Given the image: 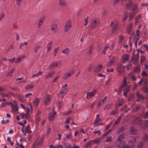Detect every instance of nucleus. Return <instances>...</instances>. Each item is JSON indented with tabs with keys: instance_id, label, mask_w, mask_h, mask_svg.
<instances>
[{
	"instance_id": "1",
	"label": "nucleus",
	"mask_w": 148,
	"mask_h": 148,
	"mask_svg": "<svg viewBox=\"0 0 148 148\" xmlns=\"http://www.w3.org/2000/svg\"><path fill=\"white\" fill-rule=\"evenodd\" d=\"M139 59V53H137L136 55L134 53H133V56L132 57V59L130 62H132L134 60V63L136 64L138 61Z\"/></svg>"
},
{
	"instance_id": "2",
	"label": "nucleus",
	"mask_w": 148,
	"mask_h": 148,
	"mask_svg": "<svg viewBox=\"0 0 148 148\" xmlns=\"http://www.w3.org/2000/svg\"><path fill=\"white\" fill-rule=\"evenodd\" d=\"M116 70L117 71L119 75L122 74L124 72V68L121 64H118L116 65Z\"/></svg>"
},
{
	"instance_id": "3",
	"label": "nucleus",
	"mask_w": 148,
	"mask_h": 148,
	"mask_svg": "<svg viewBox=\"0 0 148 148\" xmlns=\"http://www.w3.org/2000/svg\"><path fill=\"white\" fill-rule=\"evenodd\" d=\"M43 141V138H38L34 143V147H37L38 146H41Z\"/></svg>"
},
{
	"instance_id": "4",
	"label": "nucleus",
	"mask_w": 148,
	"mask_h": 148,
	"mask_svg": "<svg viewBox=\"0 0 148 148\" xmlns=\"http://www.w3.org/2000/svg\"><path fill=\"white\" fill-rule=\"evenodd\" d=\"M99 25V23L95 20L93 19L91 21L89 24V27L91 28H94L97 27Z\"/></svg>"
},
{
	"instance_id": "5",
	"label": "nucleus",
	"mask_w": 148,
	"mask_h": 148,
	"mask_svg": "<svg viewBox=\"0 0 148 148\" xmlns=\"http://www.w3.org/2000/svg\"><path fill=\"white\" fill-rule=\"evenodd\" d=\"M72 25V23L70 20H68L66 22L64 26V29L65 32L68 31L71 28Z\"/></svg>"
},
{
	"instance_id": "6",
	"label": "nucleus",
	"mask_w": 148,
	"mask_h": 148,
	"mask_svg": "<svg viewBox=\"0 0 148 148\" xmlns=\"http://www.w3.org/2000/svg\"><path fill=\"white\" fill-rule=\"evenodd\" d=\"M110 26L112 27V31L114 32H116L119 28L118 23L117 22L115 23L111 22Z\"/></svg>"
},
{
	"instance_id": "7",
	"label": "nucleus",
	"mask_w": 148,
	"mask_h": 148,
	"mask_svg": "<svg viewBox=\"0 0 148 148\" xmlns=\"http://www.w3.org/2000/svg\"><path fill=\"white\" fill-rule=\"evenodd\" d=\"M133 121L136 124L140 125H142L143 124V121L139 117H134L133 119Z\"/></svg>"
},
{
	"instance_id": "8",
	"label": "nucleus",
	"mask_w": 148,
	"mask_h": 148,
	"mask_svg": "<svg viewBox=\"0 0 148 148\" xmlns=\"http://www.w3.org/2000/svg\"><path fill=\"white\" fill-rule=\"evenodd\" d=\"M51 100V96L49 95H47L44 99V104L45 105L47 106L50 103Z\"/></svg>"
},
{
	"instance_id": "9",
	"label": "nucleus",
	"mask_w": 148,
	"mask_h": 148,
	"mask_svg": "<svg viewBox=\"0 0 148 148\" xmlns=\"http://www.w3.org/2000/svg\"><path fill=\"white\" fill-rule=\"evenodd\" d=\"M61 64V62L60 61L53 63L50 66H49V67L51 69L52 68L56 67L57 66H60Z\"/></svg>"
},
{
	"instance_id": "10",
	"label": "nucleus",
	"mask_w": 148,
	"mask_h": 148,
	"mask_svg": "<svg viewBox=\"0 0 148 148\" xmlns=\"http://www.w3.org/2000/svg\"><path fill=\"white\" fill-rule=\"evenodd\" d=\"M130 56L128 54H124L122 57V62L123 63H125L126 61L129 60Z\"/></svg>"
},
{
	"instance_id": "11",
	"label": "nucleus",
	"mask_w": 148,
	"mask_h": 148,
	"mask_svg": "<svg viewBox=\"0 0 148 148\" xmlns=\"http://www.w3.org/2000/svg\"><path fill=\"white\" fill-rule=\"evenodd\" d=\"M97 91V89L93 90L92 91V92H87V99H89V97L90 98H91L92 96H94L95 92Z\"/></svg>"
},
{
	"instance_id": "12",
	"label": "nucleus",
	"mask_w": 148,
	"mask_h": 148,
	"mask_svg": "<svg viewBox=\"0 0 148 148\" xmlns=\"http://www.w3.org/2000/svg\"><path fill=\"white\" fill-rule=\"evenodd\" d=\"M55 109L53 108V112H51L49 114V119L50 121L53 120L55 118V115L56 114V112L54 111Z\"/></svg>"
},
{
	"instance_id": "13",
	"label": "nucleus",
	"mask_w": 148,
	"mask_h": 148,
	"mask_svg": "<svg viewBox=\"0 0 148 148\" xmlns=\"http://www.w3.org/2000/svg\"><path fill=\"white\" fill-rule=\"evenodd\" d=\"M136 95L137 97L139 98L138 99L136 100V102L140 101L141 100H142L143 101L144 100V97L143 96L142 94H140L139 92H136Z\"/></svg>"
},
{
	"instance_id": "14",
	"label": "nucleus",
	"mask_w": 148,
	"mask_h": 148,
	"mask_svg": "<svg viewBox=\"0 0 148 148\" xmlns=\"http://www.w3.org/2000/svg\"><path fill=\"white\" fill-rule=\"evenodd\" d=\"M120 143L118 145V147L119 148L122 147V148H129V147L128 146H125V141H122L120 142Z\"/></svg>"
},
{
	"instance_id": "15",
	"label": "nucleus",
	"mask_w": 148,
	"mask_h": 148,
	"mask_svg": "<svg viewBox=\"0 0 148 148\" xmlns=\"http://www.w3.org/2000/svg\"><path fill=\"white\" fill-rule=\"evenodd\" d=\"M142 18L141 14L138 15L136 18L135 24H136L137 23L141 22L142 20Z\"/></svg>"
},
{
	"instance_id": "16",
	"label": "nucleus",
	"mask_w": 148,
	"mask_h": 148,
	"mask_svg": "<svg viewBox=\"0 0 148 148\" xmlns=\"http://www.w3.org/2000/svg\"><path fill=\"white\" fill-rule=\"evenodd\" d=\"M59 4L62 7L66 6L67 5L66 0H60Z\"/></svg>"
},
{
	"instance_id": "17",
	"label": "nucleus",
	"mask_w": 148,
	"mask_h": 148,
	"mask_svg": "<svg viewBox=\"0 0 148 148\" xmlns=\"http://www.w3.org/2000/svg\"><path fill=\"white\" fill-rule=\"evenodd\" d=\"M39 100L38 98H36L34 99L33 101V103L34 106L35 108H37L39 103Z\"/></svg>"
},
{
	"instance_id": "18",
	"label": "nucleus",
	"mask_w": 148,
	"mask_h": 148,
	"mask_svg": "<svg viewBox=\"0 0 148 148\" xmlns=\"http://www.w3.org/2000/svg\"><path fill=\"white\" fill-rule=\"evenodd\" d=\"M125 135L124 134H121L118 137L117 139V141L119 142L124 141L123 140V139L124 138Z\"/></svg>"
},
{
	"instance_id": "19",
	"label": "nucleus",
	"mask_w": 148,
	"mask_h": 148,
	"mask_svg": "<svg viewBox=\"0 0 148 148\" xmlns=\"http://www.w3.org/2000/svg\"><path fill=\"white\" fill-rule=\"evenodd\" d=\"M103 67V66L101 65H98L94 70L95 72L98 73L100 72L101 69Z\"/></svg>"
},
{
	"instance_id": "20",
	"label": "nucleus",
	"mask_w": 148,
	"mask_h": 148,
	"mask_svg": "<svg viewBox=\"0 0 148 148\" xmlns=\"http://www.w3.org/2000/svg\"><path fill=\"white\" fill-rule=\"evenodd\" d=\"M57 26L56 24H54L51 26V30L53 33L55 32L57 30Z\"/></svg>"
},
{
	"instance_id": "21",
	"label": "nucleus",
	"mask_w": 148,
	"mask_h": 148,
	"mask_svg": "<svg viewBox=\"0 0 148 148\" xmlns=\"http://www.w3.org/2000/svg\"><path fill=\"white\" fill-rule=\"evenodd\" d=\"M110 47V45L108 44H106L104 45V46L102 52V53L103 54H105L106 53V51L107 49H108Z\"/></svg>"
},
{
	"instance_id": "22",
	"label": "nucleus",
	"mask_w": 148,
	"mask_h": 148,
	"mask_svg": "<svg viewBox=\"0 0 148 148\" xmlns=\"http://www.w3.org/2000/svg\"><path fill=\"white\" fill-rule=\"evenodd\" d=\"M132 28V24L130 23L127 26V32L129 34H130V31H131Z\"/></svg>"
},
{
	"instance_id": "23",
	"label": "nucleus",
	"mask_w": 148,
	"mask_h": 148,
	"mask_svg": "<svg viewBox=\"0 0 148 148\" xmlns=\"http://www.w3.org/2000/svg\"><path fill=\"white\" fill-rule=\"evenodd\" d=\"M53 44V42H50L48 44L47 46V52H48L51 49L52 47V45Z\"/></svg>"
},
{
	"instance_id": "24",
	"label": "nucleus",
	"mask_w": 148,
	"mask_h": 148,
	"mask_svg": "<svg viewBox=\"0 0 148 148\" xmlns=\"http://www.w3.org/2000/svg\"><path fill=\"white\" fill-rule=\"evenodd\" d=\"M130 131L132 134H135L137 133V130L135 128L132 127L130 128Z\"/></svg>"
},
{
	"instance_id": "25",
	"label": "nucleus",
	"mask_w": 148,
	"mask_h": 148,
	"mask_svg": "<svg viewBox=\"0 0 148 148\" xmlns=\"http://www.w3.org/2000/svg\"><path fill=\"white\" fill-rule=\"evenodd\" d=\"M133 11L134 14L136 13L138 11L137 5H133L132 6Z\"/></svg>"
},
{
	"instance_id": "26",
	"label": "nucleus",
	"mask_w": 148,
	"mask_h": 148,
	"mask_svg": "<svg viewBox=\"0 0 148 148\" xmlns=\"http://www.w3.org/2000/svg\"><path fill=\"white\" fill-rule=\"evenodd\" d=\"M115 59L114 58H112L110 59L109 61L108 62V63L107 64V66H110L112 65L115 62Z\"/></svg>"
},
{
	"instance_id": "27",
	"label": "nucleus",
	"mask_w": 148,
	"mask_h": 148,
	"mask_svg": "<svg viewBox=\"0 0 148 148\" xmlns=\"http://www.w3.org/2000/svg\"><path fill=\"white\" fill-rule=\"evenodd\" d=\"M126 81L125 78L123 80V84L119 87V90H121L122 88L126 87Z\"/></svg>"
},
{
	"instance_id": "28",
	"label": "nucleus",
	"mask_w": 148,
	"mask_h": 148,
	"mask_svg": "<svg viewBox=\"0 0 148 148\" xmlns=\"http://www.w3.org/2000/svg\"><path fill=\"white\" fill-rule=\"evenodd\" d=\"M55 74V72L54 71H52L49 73L46 76V79H48L49 78H52L53 77V75Z\"/></svg>"
},
{
	"instance_id": "29",
	"label": "nucleus",
	"mask_w": 148,
	"mask_h": 148,
	"mask_svg": "<svg viewBox=\"0 0 148 148\" xmlns=\"http://www.w3.org/2000/svg\"><path fill=\"white\" fill-rule=\"evenodd\" d=\"M42 47L41 45H38L36 46L34 49V52L35 53H37L38 51L40 49H42Z\"/></svg>"
},
{
	"instance_id": "30",
	"label": "nucleus",
	"mask_w": 148,
	"mask_h": 148,
	"mask_svg": "<svg viewBox=\"0 0 148 148\" xmlns=\"http://www.w3.org/2000/svg\"><path fill=\"white\" fill-rule=\"evenodd\" d=\"M25 57V56H21L16 59L15 61V62L16 63H18L20 62Z\"/></svg>"
},
{
	"instance_id": "31",
	"label": "nucleus",
	"mask_w": 148,
	"mask_h": 148,
	"mask_svg": "<svg viewBox=\"0 0 148 148\" xmlns=\"http://www.w3.org/2000/svg\"><path fill=\"white\" fill-rule=\"evenodd\" d=\"M113 104L112 103H109L106 105L105 108L104 110H107L111 108Z\"/></svg>"
},
{
	"instance_id": "32",
	"label": "nucleus",
	"mask_w": 148,
	"mask_h": 148,
	"mask_svg": "<svg viewBox=\"0 0 148 148\" xmlns=\"http://www.w3.org/2000/svg\"><path fill=\"white\" fill-rule=\"evenodd\" d=\"M124 103L122 99H121L116 104V107H118L120 106H122Z\"/></svg>"
},
{
	"instance_id": "33",
	"label": "nucleus",
	"mask_w": 148,
	"mask_h": 148,
	"mask_svg": "<svg viewBox=\"0 0 148 148\" xmlns=\"http://www.w3.org/2000/svg\"><path fill=\"white\" fill-rule=\"evenodd\" d=\"M11 106L13 111H16L18 110V106L16 104L14 105V104L12 103Z\"/></svg>"
},
{
	"instance_id": "34",
	"label": "nucleus",
	"mask_w": 148,
	"mask_h": 148,
	"mask_svg": "<svg viewBox=\"0 0 148 148\" xmlns=\"http://www.w3.org/2000/svg\"><path fill=\"white\" fill-rule=\"evenodd\" d=\"M30 126L29 124H28L25 128V131L26 132L29 134L31 133L32 132L31 130H30Z\"/></svg>"
},
{
	"instance_id": "35",
	"label": "nucleus",
	"mask_w": 148,
	"mask_h": 148,
	"mask_svg": "<svg viewBox=\"0 0 148 148\" xmlns=\"http://www.w3.org/2000/svg\"><path fill=\"white\" fill-rule=\"evenodd\" d=\"M45 20V18L44 17L42 18L39 21V22L38 24V27H40L41 25L42 24L43 22Z\"/></svg>"
},
{
	"instance_id": "36",
	"label": "nucleus",
	"mask_w": 148,
	"mask_h": 148,
	"mask_svg": "<svg viewBox=\"0 0 148 148\" xmlns=\"http://www.w3.org/2000/svg\"><path fill=\"white\" fill-rule=\"evenodd\" d=\"M146 59L145 57L144 56L142 55L140 58V62L141 64H143L144 62H145Z\"/></svg>"
},
{
	"instance_id": "37",
	"label": "nucleus",
	"mask_w": 148,
	"mask_h": 148,
	"mask_svg": "<svg viewBox=\"0 0 148 148\" xmlns=\"http://www.w3.org/2000/svg\"><path fill=\"white\" fill-rule=\"evenodd\" d=\"M72 136L71 134H69L66 135V136L64 138V140H67L69 139H70L71 138Z\"/></svg>"
},
{
	"instance_id": "38",
	"label": "nucleus",
	"mask_w": 148,
	"mask_h": 148,
	"mask_svg": "<svg viewBox=\"0 0 148 148\" xmlns=\"http://www.w3.org/2000/svg\"><path fill=\"white\" fill-rule=\"evenodd\" d=\"M71 76V75L69 73H65L63 76V78L64 79H66Z\"/></svg>"
},
{
	"instance_id": "39",
	"label": "nucleus",
	"mask_w": 148,
	"mask_h": 148,
	"mask_svg": "<svg viewBox=\"0 0 148 148\" xmlns=\"http://www.w3.org/2000/svg\"><path fill=\"white\" fill-rule=\"evenodd\" d=\"M122 119V116H119L117 119L116 121L115 122V123H114V124L113 125V126H114L116 125L117 124L121 121V120Z\"/></svg>"
},
{
	"instance_id": "40",
	"label": "nucleus",
	"mask_w": 148,
	"mask_h": 148,
	"mask_svg": "<svg viewBox=\"0 0 148 148\" xmlns=\"http://www.w3.org/2000/svg\"><path fill=\"white\" fill-rule=\"evenodd\" d=\"M143 140L145 142L148 141V135L145 134L143 138Z\"/></svg>"
},
{
	"instance_id": "41",
	"label": "nucleus",
	"mask_w": 148,
	"mask_h": 148,
	"mask_svg": "<svg viewBox=\"0 0 148 148\" xmlns=\"http://www.w3.org/2000/svg\"><path fill=\"white\" fill-rule=\"evenodd\" d=\"M34 87V85L32 84L28 85L26 86V90H29L32 89Z\"/></svg>"
},
{
	"instance_id": "42",
	"label": "nucleus",
	"mask_w": 148,
	"mask_h": 148,
	"mask_svg": "<svg viewBox=\"0 0 148 148\" xmlns=\"http://www.w3.org/2000/svg\"><path fill=\"white\" fill-rule=\"evenodd\" d=\"M129 140L130 142L134 143L136 142V140L134 136H131Z\"/></svg>"
},
{
	"instance_id": "43",
	"label": "nucleus",
	"mask_w": 148,
	"mask_h": 148,
	"mask_svg": "<svg viewBox=\"0 0 148 148\" xmlns=\"http://www.w3.org/2000/svg\"><path fill=\"white\" fill-rule=\"evenodd\" d=\"M133 5L132 3L130 1L126 4V8H131Z\"/></svg>"
},
{
	"instance_id": "44",
	"label": "nucleus",
	"mask_w": 148,
	"mask_h": 148,
	"mask_svg": "<svg viewBox=\"0 0 148 148\" xmlns=\"http://www.w3.org/2000/svg\"><path fill=\"white\" fill-rule=\"evenodd\" d=\"M140 67L139 66H136L135 69L134 71L137 73H140Z\"/></svg>"
},
{
	"instance_id": "45",
	"label": "nucleus",
	"mask_w": 148,
	"mask_h": 148,
	"mask_svg": "<svg viewBox=\"0 0 148 148\" xmlns=\"http://www.w3.org/2000/svg\"><path fill=\"white\" fill-rule=\"evenodd\" d=\"M70 51L69 49L67 48L66 49L63 51L62 53H64L66 55H68Z\"/></svg>"
},
{
	"instance_id": "46",
	"label": "nucleus",
	"mask_w": 148,
	"mask_h": 148,
	"mask_svg": "<svg viewBox=\"0 0 148 148\" xmlns=\"http://www.w3.org/2000/svg\"><path fill=\"white\" fill-rule=\"evenodd\" d=\"M36 122L38 123L40 120V117L39 115V113L36 114V117L35 118Z\"/></svg>"
},
{
	"instance_id": "47",
	"label": "nucleus",
	"mask_w": 148,
	"mask_h": 148,
	"mask_svg": "<svg viewBox=\"0 0 148 148\" xmlns=\"http://www.w3.org/2000/svg\"><path fill=\"white\" fill-rule=\"evenodd\" d=\"M142 116L145 119H147L148 118V111L145 113H143L142 114Z\"/></svg>"
},
{
	"instance_id": "48",
	"label": "nucleus",
	"mask_w": 148,
	"mask_h": 148,
	"mask_svg": "<svg viewBox=\"0 0 148 148\" xmlns=\"http://www.w3.org/2000/svg\"><path fill=\"white\" fill-rule=\"evenodd\" d=\"M124 39V37L123 36H120L119 37V42L120 43H121Z\"/></svg>"
},
{
	"instance_id": "49",
	"label": "nucleus",
	"mask_w": 148,
	"mask_h": 148,
	"mask_svg": "<svg viewBox=\"0 0 148 148\" xmlns=\"http://www.w3.org/2000/svg\"><path fill=\"white\" fill-rule=\"evenodd\" d=\"M134 95L133 94H131L130 95L129 97V99L130 101H134Z\"/></svg>"
},
{
	"instance_id": "50",
	"label": "nucleus",
	"mask_w": 148,
	"mask_h": 148,
	"mask_svg": "<svg viewBox=\"0 0 148 148\" xmlns=\"http://www.w3.org/2000/svg\"><path fill=\"white\" fill-rule=\"evenodd\" d=\"M93 50V47L92 46H91L90 47V48L88 52V55L91 54L92 53Z\"/></svg>"
},
{
	"instance_id": "51",
	"label": "nucleus",
	"mask_w": 148,
	"mask_h": 148,
	"mask_svg": "<svg viewBox=\"0 0 148 148\" xmlns=\"http://www.w3.org/2000/svg\"><path fill=\"white\" fill-rule=\"evenodd\" d=\"M43 73L42 72L39 71L38 73L32 76V77H38V76L40 75Z\"/></svg>"
},
{
	"instance_id": "52",
	"label": "nucleus",
	"mask_w": 148,
	"mask_h": 148,
	"mask_svg": "<svg viewBox=\"0 0 148 148\" xmlns=\"http://www.w3.org/2000/svg\"><path fill=\"white\" fill-rule=\"evenodd\" d=\"M58 49L59 47H58L56 49H55L53 53L54 57H55L57 53Z\"/></svg>"
},
{
	"instance_id": "53",
	"label": "nucleus",
	"mask_w": 148,
	"mask_h": 148,
	"mask_svg": "<svg viewBox=\"0 0 148 148\" xmlns=\"http://www.w3.org/2000/svg\"><path fill=\"white\" fill-rule=\"evenodd\" d=\"M14 71V69H13L10 72L8 73L7 74V76L10 77L12 75V74Z\"/></svg>"
},
{
	"instance_id": "54",
	"label": "nucleus",
	"mask_w": 148,
	"mask_h": 148,
	"mask_svg": "<svg viewBox=\"0 0 148 148\" xmlns=\"http://www.w3.org/2000/svg\"><path fill=\"white\" fill-rule=\"evenodd\" d=\"M117 109L116 108V110L112 111L110 113V115H114V114H116L117 113Z\"/></svg>"
},
{
	"instance_id": "55",
	"label": "nucleus",
	"mask_w": 148,
	"mask_h": 148,
	"mask_svg": "<svg viewBox=\"0 0 148 148\" xmlns=\"http://www.w3.org/2000/svg\"><path fill=\"white\" fill-rule=\"evenodd\" d=\"M112 139V136H109L107 137L106 142H108L111 141Z\"/></svg>"
},
{
	"instance_id": "56",
	"label": "nucleus",
	"mask_w": 148,
	"mask_h": 148,
	"mask_svg": "<svg viewBox=\"0 0 148 148\" xmlns=\"http://www.w3.org/2000/svg\"><path fill=\"white\" fill-rule=\"evenodd\" d=\"M64 94L61 91H60L59 93L58 94V97H62V99L64 98Z\"/></svg>"
},
{
	"instance_id": "57",
	"label": "nucleus",
	"mask_w": 148,
	"mask_h": 148,
	"mask_svg": "<svg viewBox=\"0 0 148 148\" xmlns=\"http://www.w3.org/2000/svg\"><path fill=\"white\" fill-rule=\"evenodd\" d=\"M67 89L66 88L62 89L60 91H61L62 92L64 95H65L67 92Z\"/></svg>"
},
{
	"instance_id": "58",
	"label": "nucleus",
	"mask_w": 148,
	"mask_h": 148,
	"mask_svg": "<svg viewBox=\"0 0 148 148\" xmlns=\"http://www.w3.org/2000/svg\"><path fill=\"white\" fill-rule=\"evenodd\" d=\"M7 105V103L6 101H3V102L1 104V107H5Z\"/></svg>"
},
{
	"instance_id": "59",
	"label": "nucleus",
	"mask_w": 148,
	"mask_h": 148,
	"mask_svg": "<svg viewBox=\"0 0 148 148\" xmlns=\"http://www.w3.org/2000/svg\"><path fill=\"white\" fill-rule=\"evenodd\" d=\"M143 90L144 93H148V86L144 87Z\"/></svg>"
},
{
	"instance_id": "60",
	"label": "nucleus",
	"mask_w": 148,
	"mask_h": 148,
	"mask_svg": "<svg viewBox=\"0 0 148 148\" xmlns=\"http://www.w3.org/2000/svg\"><path fill=\"white\" fill-rule=\"evenodd\" d=\"M144 145V143L142 142H140L138 145V147L139 148L142 147Z\"/></svg>"
},
{
	"instance_id": "61",
	"label": "nucleus",
	"mask_w": 148,
	"mask_h": 148,
	"mask_svg": "<svg viewBox=\"0 0 148 148\" xmlns=\"http://www.w3.org/2000/svg\"><path fill=\"white\" fill-rule=\"evenodd\" d=\"M9 120L8 119L6 120H3L1 121V123L2 124H5L6 123H8L9 122Z\"/></svg>"
},
{
	"instance_id": "62",
	"label": "nucleus",
	"mask_w": 148,
	"mask_h": 148,
	"mask_svg": "<svg viewBox=\"0 0 148 148\" xmlns=\"http://www.w3.org/2000/svg\"><path fill=\"white\" fill-rule=\"evenodd\" d=\"M27 115L28 114H23L22 115L21 118L23 119H27Z\"/></svg>"
},
{
	"instance_id": "63",
	"label": "nucleus",
	"mask_w": 148,
	"mask_h": 148,
	"mask_svg": "<svg viewBox=\"0 0 148 148\" xmlns=\"http://www.w3.org/2000/svg\"><path fill=\"white\" fill-rule=\"evenodd\" d=\"M142 75L143 76H147L148 75L147 73L144 71H143L142 73Z\"/></svg>"
},
{
	"instance_id": "64",
	"label": "nucleus",
	"mask_w": 148,
	"mask_h": 148,
	"mask_svg": "<svg viewBox=\"0 0 148 148\" xmlns=\"http://www.w3.org/2000/svg\"><path fill=\"white\" fill-rule=\"evenodd\" d=\"M71 120V118H70V117L66 119V121H65V123H68L70 122Z\"/></svg>"
}]
</instances>
